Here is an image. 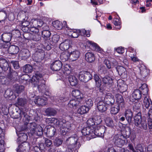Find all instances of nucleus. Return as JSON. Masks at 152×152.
I'll return each mask as SVG.
<instances>
[{
  "label": "nucleus",
  "instance_id": "nucleus-1",
  "mask_svg": "<svg viewBox=\"0 0 152 152\" xmlns=\"http://www.w3.org/2000/svg\"><path fill=\"white\" fill-rule=\"evenodd\" d=\"M53 121L56 122L57 127L58 128L61 134L63 135H65L69 131L72 130L74 126L73 124L63 119L58 120L56 118H47L45 120L46 122L48 124L53 123Z\"/></svg>",
  "mask_w": 152,
  "mask_h": 152
},
{
  "label": "nucleus",
  "instance_id": "nucleus-2",
  "mask_svg": "<svg viewBox=\"0 0 152 152\" xmlns=\"http://www.w3.org/2000/svg\"><path fill=\"white\" fill-rule=\"evenodd\" d=\"M78 139V137L75 134L66 139L65 143L68 146L67 152H78L77 150L81 145Z\"/></svg>",
  "mask_w": 152,
  "mask_h": 152
},
{
  "label": "nucleus",
  "instance_id": "nucleus-3",
  "mask_svg": "<svg viewBox=\"0 0 152 152\" xmlns=\"http://www.w3.org/2000/svg\"><path fill=\"white\" fill-rule=\"evenodd\" d=\"M18 72L9 68L7 75V77L11 82L14 83L18 80Z\"/></svg>",
  "mask_w": 152,
  "mask_h": 152
},
{
  "label": "nucleus",
  "instance_id": "nucleus-4",
  "mask_svg": "<svg viewBox=\"0 0 152 152\" xmlns=\"http://www.w3.org/2000/svg\"><path fill=\"white\" fill-rule=\"evenodd\" d=\"M78 77L80 81L86 83L91 80L92 78V76L89 72L84 71L79 73Z\"/></svg>",
  "mask_w": 152,
  "mask_h": 152
},
{
  "label": "nucleus",
  "instance_id": "nucleus-5",
  "mask_svg": "<svg viewBox=\"0 0 152 152\" xmlns=\"http://www.w3.org/2000/svg\"><path fill=\"white\" fill-rule=\"evenodd\" d=\"M42 77V74L39 73H37L35 74V75H34L32 77L31 80V83L34 85L35 87H36V86L38 84H40V83L43 80Z\"/></svg>",
  "mask_w": 152,
  "mask_h": 152
},
{
  "label": "nucleus",
  "instance_id": "nucleus-6",
  "mask_svg": "<svg viewBox=\"0 0 152 152\" xmlns=\"http://www.w3.org/2000/svg\"><path fill=\"white\" fill-rule=\"evenodd\" d=\"M122 137L120 134L115 135L113 137V141L115 145L117 147H121L125 143V141L122 139Z\"/></svg>",
  "mask_w": 152,
  "mask_h": 152
},
{
  "label": "nucleus",
  "instance_id": "nucleus-7",
  "mask_svg": "<svg viewBox=\"0 0 152 152\" xmlns=\"http://www.w3.org/2000/svg\"><path fill=\"white\" fill-rule=\"evenodd\" d=\"M30 148L29 144L26 142L22 143L17 148V152H28Z\"/></svg>",
  "mask_w": 152,
  "mask_h": 152
},
{
  "label": "nucleus",
  "instance_id": "nucleus-8",
  "mask_svg": "<svg viewBox=\"0 0 152 152\" xmlns=\"http://www.w3.org/2000/svg\"><path fill=\"white\" fill-rule=\"evenodd\" d=\"M104 101L106 104L112 106L113 104L115 102L114 97L111 93H107L104 99Z\"/></svg>",
  "mask_w": 152,
  "mask_h": 152
},
{
  "label": "nucleus",
  "instance_id": "nucleus-9",
  "mask_svg": "<svg viewBox=\"0 0 152 152\" xmlns=\"http://www.w3.org/2000/svg\"><path fill=\"white\" fill-rule=\"evenodd\" d=\"M62 65V63L60 61L57 60L53 62L51 64L50 68L53 71H58L61 69Z\"/></svg>",
  "mask_w": 152,
  "mask_h": 152
},
{
  "label": "nucleus",
  "instance_id": "nucleus-10",
  "mask_svg": "<svg viewBox=\"0 0 152 152\" xmlns=\"http://www.w3.org/2000/svg\"><path fill=\"white\" fill-rule=\"evenodd\" d=\"M56 132L55 128L53 126H49L46 127L44 129V132L47 135L50 137L54 136Z\"/></svg>",
  "mask_w": 152,
  "mask_h": 152
},
{
  "label": "nucleus",
  "instance_id": "nucleus-11",
  "mask_svg": "<svg viewBox=\"0 0 152 152\" xmlns=\"http://www.w3.org/2000/svg\"><path fill=\"white\" fill-rule=\"evenodd\" d=\"M105 130V128L104 126H98L95 128L93 132V134L102 137L104 136Z\"/></svg>",
  "mask_w": 152,
  "mask_h": 152
},
{
  "label": "nucleus",
  "instance_id": "nucleus-12",
  "mask_svg": "<svg viewBox=\"0 0 152 152\" xmlns=\"http://www.w3.org/2000/svg\"><path fill=\"white\" fill-rule=\"evenodd\" d=\"M81 102L78 99H74L70 100L68 104L69 107L71 108H76L78 106L81 105Z\"/></svg>",
  "mask_w": 152,
  "mask_h": 152
},
{
  "label": "nucleus",
  "instance_id": "nucleus-13",
  "mask_svg": "<svg viewBox=\"0 0 152 152\" xmlns=\"http://www.w3.org/2000/svg\"><path fill=\"white\" fill-rule=\"evenodd\" d=\"M115 97L118 105L121 107V108L123 109L125 107V104L122 96L119 94H117Z\"/></svg>",
  "mask_w": 152,
  "mask_h": 152
},
{
  "label": "nucleus",
  "instance_id": "nucleus-14",
  "mask_svg": "<svg viewBox=\"0 0 152 152\" xmlns=\"http://www.w3.org/2000/svg\"><path fill=\"white\" fill-rule=\"evenodd\" d=\"M115 97L118 105L121 107V108L123 109L125 107V104L122 96L119 94H117Z\"/></svg>",
  "mask_w": 152,
  "mask_h": 152
},
{
  "label": "nucleus",
  "instance_id": "nucleus-15",
  "mask_svg": "<svg viewBox=\"0 0 152 152\" xmlns=\"http://www.w3.org/2000/svg\"><path fill=\"white\" fill-rule=\"evenodd\" d=\"M131 129L128 126L126 127L121 131V134H120L124 139H126L129 137L131 134Z\"/></svg>",
  "mask_w": 152,
  "mask_h": 152
},
{
  "label": "nucleus",
  "instance_id": "nucleus-16",
  "mask_svg": "<svg viewBox=\"0 0 152 152\" xmlns=\"http://www.w3.org/2000/svg\"><path fill=\"white\" fill-rule=\"evenodd\" d=\"M104 100H99L97 104V107L98 110L101 112L105 111L107 109V106Z\"/></svg>",
  "mask_w": 152,
  "mask_h": 152
},
{
  "label": "nucleus",
  "instance_id": "nucleus-17",
  "mask_svg": "<svg viewBox=\"0 0 152 152\" xmlns=\"http://www.w3.org/2000/svg\"><path fill=\"white\" fill-rule=\"evenodd\" d=\"M12 35L9 33H4L1 36V39L4 42L9 43L11 39Z\"/></svg>",
  "mask_w": 152,
  "mask_h": 152
},
{
  "label": "nucleus",
  "instance_id": "nucleus-18",
  "mask_svg": "<svg viewBox=\"0 0 152 152\" xmlns=\"http://www.w3.org/2000/svg\"><path fill=\"white\" fill-rule=\"evenodd\" d=\"M0 66L3 70L6 71L9 69V65L8 62L5 58L1 57L0 58Z\"/></svg>",
  "mask_w": 152,
  "mask_h": 152
},
{
  "label": "nucleus",
  "instance_id": "nucleus-19",
  "mask_svg": "<svg viewBox=\"0 0 152 152\" xmlns=\"http://www.w3.org/2000/svg\"><path fill=\"white\" fill-rule=\"evenodd\" d=\"M94 129H92L91 127H87L83 128L81 132L83 135L86 136L88 135L91 137L93 136Z\"/></svg>",
  "mask_w": 152,
  "mask_h": 152
},
{
  "label": "nucleus",
  "instance_id": "nucleus-20",
  "mask_svg": "<svg viewBox=\"0 0 152 152\" xmlns=\"http://www.w3.org/2000/svg\"><path fill=\"white\" fill-rule=\"evenodd\" d=\"M16 133L18 136V140L20 141L22 143L26 142L28 138L26 134L23 132L18 131V130L16 131Z\"/></svg>",
  "mask_w": 152,
  "mask_h": 152
},
{
  "label": "nucleus",
  "instance_id": "nucleus-21",
  "mask_svg": "<svg viewBox=\"0 0 152 152\" xmlns=\"http://www.w3.org/2000/svg\"><path fill=\"white\" fill-rule=\"evenodd\" d=\"M118 72V74L122 78H124L127 76V72L125 68L122 66H118L116 67L115 69Z\"/></svg>",
  "mask_w": 152,
  "mask_h": 152
},
{
  "label": "nucleus",
  "instance_id": "nucleus-22",
  "mask_svg": "<svg viewBox=\"0 0 152 152\" xmlns=\"http://www.w3.org/2000/svg\"><path fill=\"white\" fill-rule=\"evenodd\" d=\"M43 28V30L42 32V37L45 39H48L51 35L50 31L49 30V27L46 26Z\"/></svg>",
  "mask_w": 152,
  "mask_h": 152
},
{
  "label": "nucleus",
  "instance_id": "nucleus-23",
  "mask_svg": "<svg viewBox=\"0 0 152 152\" xmlns=\"http://www.w3.org/2000/svg\"><path fill=\"white\" fill-rule=\"evenodd\" d=\"M39 92L45 93L47 91V87L45 84V81L43 80L36 86Z\"/></svg>",
  "mask_w": 152,
  "mask_h": 152
},
{
  "label": "nucleus",
  "instance_id": "nucleus-24",
  "mask_svg": "<svg viewBox=\"0 0 152 152\" xmlns=\"http://www.w3.org/2000/svg\"><path fill=\"white\" fill-rule=\"evenodd\" d=\"M70 41L69 39H66L60 44L59 46L60 49L62 50H66L69 48Z\"/></svg>",
  "mask_w": 152,
  "mask_h": 152
},
{
  "label": "nucleus",
  "instance_id": "nucleus-25",
  "mask_svg": "<svg viewBox=\"0 0 152 152\" xmlns=\"http://www.w3.org/2000/svg\"><path fill=\"white\" fill-rule=\"evenodd\" d=\"M133 113L130 109L126 110L125 113V116L128 122L130 123L132 122L133 119Z\"/></svg>",
  "mask_w": 152,
  "mask_h": 152
},
{
  "label": "nucleus",
  "instance_id": "nucleus-26",
  "mask_svg": "<svg viewBox=\"0 0 152 152\" xmlns=\"http://www.w3.org/2000/svg\"><path fill=\"white\" fill-rule=\"evenodd\" d=\"M86 60L88 62L92 63L95 60V57L94 54L92 52H88L85 55Z\"/></svg>",
  "mask_w": 152,
  "mask_h": 152
},
{
  "label": "nucleus",
  "instance_id": "nucleus-27",
  "mask_svg": "<svg viewBox=\"0 0 152 152\" xmlns=\"http://www.w3.org/2000/svg\"><path fill=\"white\" fill-rule=\"evenodd\" d=\"M69 53L70 59L73 61L77 60L80 55V52L78 50H75Z\"/></svg>",
  "mask_w": 152,
  "mask_h": 152
},
{
  "label": "nucleus",
  "instance_id": "nucleus-28",
  "mask_svg": "<svg viewBox=\"0 0 152 152\" xmlns=\"http://www.w3.org/2000/svg\"><path fill=\"white\" fill-rule=\"evenodd\" d=\"M102 82L104 84L108 85L110 86H111L113 83V80L108 76H106L102 78Z\"/></svg>",
  "mask_w": 152,
  "mask_h": 152
},
{
  "label": "nucleus",
  "instance_id": "nucleus-29",
  "mask_svg": "<svg viewBox=\"0 0 152 152\" xmlns=\"http://www.w3.org/2000/svg\"><path fill=\"white\" fill-rule=\"evenodd\" d=\"M9 53L11 54H17L19 50V47L15 45L10 46L8 49Z\"/></svg>",
  "mask_w": 152,
  "mask_h": 152
},
{
  "label": "nucleus",
  "instance_id": "nucleus-30",
  "mask_svg": "<svg viewBox=\"0 0 152 152\" xmlns=\"http://www.w3.org/2000/svg\"><path fill=\"white\" fill-rule=\"evenodd\" d=\"M142 92L138 89L135 90L132 93V97L134 99L138 100L141 97Z\"/></svg>",
  "mask_w": 152,
  "mask_h": 152
},
{
  "label": "nucleus",
  "instance_id": "nucleus-31",
  "mask_svg": "<svg viewBox=\"0 0 152 152\" xmlns=\"http://www.w3.org/2000/svg\"><path fill=\"white\" fill-rule=\"evenodd\" d=\"M35 103L37 105L42 106L46 104L47 101L40 97H37L34 101Z\"/></svg>",
  "mask_w": 152,
  "mask_h": 152
},
{
  "label": "nucleus",
  "instance_id": "nucleus-32",
  "mask_svg": "<svg viewBox=\"0 0 152 152\" xmlns=\"http://www.w3.org/2000/svg\"><path fill=\"white\" fill-rule=\"evenodd\" d=\"M134 119L135 125L137 126H140V125L142 122L141 113L139 112L137 113L134 117Z\"/></svg>",
  "mask_w": 152,
  "mask_h": 152
},
{
  "label": "nucleus",
  "instance_id": "nucleus-33",
  "mask_svg": "<svg viewBox=\"0 0 152 152\" xmlns=\"http://www.w3.org/2000/svg\"><path fill=\"white\" fill-rule=\"evenodd\" d=\"M19 55L26 59L28 58L30 56L28 50L26 49H23L20 51Z\"/></svg>",
  "mask_w": 152,
  "mask_h": 152
},
{
  "label": "nucleus",
  "instance_id": "nucleus-34",
  "mask_svg": "<svg viewBox=\"0 0 152 152\" xmlns=\"http://www.w3.org/2000/svg\"><path fill=\"white\" fill-rule=\"evenodd\" d=\"M20 115L21 118H23V120L26 122V123H27L28 122H29L30 119V117L25 112L23 111H20Z\"/></svg>",
  "mask_w": 152,
  "mask_h": 152
},
{
  "label": "nucleus",
  "instance_id": "nucleus-35",
  "mask_svg": "<svg viewBox=\"0 0 152 152\" xmlns=\"http://www.w3.org/2000/svg\"><path fill=\"white\" fill-rule=\"evenodd\" d=\"M45 112L47 116H54L57 113L55 109L51 107L47 108L45 110Z\"/></svg>",
  "mask_w": 152,
  "mask_h": 152
},
{
  "label": "nucleus",
  "instance_id": "nucleus-36",
  "mask_svg": "<svg viewBox=\"0 0 152 152\" xmlns=\"http://www.w3.org/2000/svg\"><path fill=\"white\" fill-rule=\"evenodd\" d=\"M60 58L62 61H67L69 58H70V53L67 52H63L61 54Z\"/></svg>",
  "mask_w": 152,
  "mask_h": 152
},
{
  "label": "nucleus",
  "instance_id": "nucleus-37",
  "mask_svg": "<svg viewBox=\"0 0 152 152\" xmlns=\"http://www.w3.org/2000/svg\"><path fill=\"white\" fill-rule=\"evenodd\" d=\"M70 85L72 86H76L77 83V80L74 76L70 75L68 78Z\"/></svg>",
  "mask_w": 152,
  "mask_h": 152
},
{
  "label": "nucleus",
  "instance_id": "nucleus-38",
  "mask_svg": "<svg viewBox=\"0 0 152 152\" xmlns=\"http://www.w3.org/2000/svg\"><path fill=\"white\" fill-rule=\"evenodd\" d=\"M43 129L41 126L39 125L37 126L35 131V132L34 134L38 136H40L42 135L43 134Z\"/></svg>",
  "mask_w": 152,
  "mask_h": 152
},
{
  "label": "nucleus",
  "instance_id": "nucleus-39",
  "mask_svg": "<svg viewBox=\"0 0 152 152\" xmlns=\"http://www.w3.org/2000/svg\"><path fill=\"white\" fill-rule=\"evenodd\" d=\"M28 128L30 131V132L33 134L35 132V131L37 125L36 124L34 123H30L28 124Z\"/></svg>",
  "mask_w": 152,
  "mask_h": 152
},
{
  "label": "nucleus",
  "instance_id": "nucleus-40",
  "mask_svg": "<svg viewBox=\"0 0 152 152\" xmlns=\"http://www.w3.org/2000/svg\"><path fill=\"white\" fill-rule=\"evenodd\" d=\"M89 109L86 106H81L78 109L77 112L81 114H83L87 113L89 110Z\"/></svg>",
  "mask_w": 152,
  "mask_h": 152
},
{
  "label": "nucleus",
  "instance_id": "nucleus-41",
  "mask_svg": "<svg viewBox=\"0 0 152 152\" xmlns=\"http://www.w3.org/2000/svg\"><path fill=\"white\" fill-rule=\"evenodd\" d=\"M14 90L18 94L20 93L23 91L24 86L21 85H19L18 84H15L14 86Z\"/></svg>",
  "mask_w": 152,
  "mask_h": 152
},
{
  "label": "nucleus",
  "instance_id": "nucleus-42",
  "mask_svg": "<svg viewBox=\"0 0 152 152\" xmlns=\"http://www.w3.org/2000/svg\"><path fill=\"white\" fill-rule=\"evenodd\" d=\"M140 73L142 77H145L148 75V71L144 66H141L140 68Z\"/></svg>",
  "mask_w": 152,
  "mask_h": 152
},
{
  "label": "nucleus",
  "instance_id": "nucleus-43",
  "mask_svg": "<svg viewBox=\"0 0 152 152\" xmlns=\"http://www.w3.org/2000/svg\"><path fill=\"white\" fill-rule=\"evenodd\" d=\"M105 122L106 125L108 126L113 127L114 125L113 120L110 117L106 118L105 119Z\"/></svg>",
  "mask_w": 152,
  "mask_h": 152
},
{
  "label": "nucleus",
  "instance_id": "nucleus-44",
  "mask_svg": "<svg viewBox=\"0 0 152 152\" xmlns=\"http://www.w3.org/2000/svg\"><path fill=\"white\" fill-rule=\"evenodd\" d=\"M23 69L25 73H31L32 71V67L29 64H26L23 67Z\"/></svg>",
  "mask_w": 152,
  "mask_h": 152
},
{
  "label": "nucleus",
  "instance_id": "nucleus-45",
  "mask_svg": "<svg viewBox=\"0 0 152 152\" xmlns=\"http://www.w3.org/2000/svg\"><path fill=\"white\" fill-rule=\"evenodd\" d=\"M52 24L53 26L58 30L61 29L63 27L62 23L58 20L54 21Z\"/></svg>",
  "mask_w": 152,
  "mask_h": 152
},
{
  "label": "nucleus",
  "instance_id": "nucleus-46",
  "mask_svg": "<svg viewBox=\"0 0 152 152\" xmlns=\"http://www.w3.org/2000/svg\"><path fill=\"white\" fill-rule=\"evenodd\" d=\"M149 118L148 119V126L149 129L152 130V110L148 113Z\"/></svg>",
  "mask_w": 152,
  "mask_h": 152
},
{
  "label": "nucleus",
  "instance_id": "nucleus-47",
  "mask_svg": "<svg viewBox=\"0 0 152 152\" xmlns=\"http://www.w3.org/2000/svg\"><path fill=\"white\" fill-rule=\"evenodd\" d=\"M72 94L73 96L76 98V99H78L82 98L80 92L78 90H73L72 92Z\"/></svg>",
  "mask_w": 152,
  "mask_h": 152
},
{
  "label": "nucleus",
  "instance_id": "nucleus-48",
  "mask_svg": "<svg viewBox=\"0 0 152 152\" xmlns=\"http://www.w3.org/2000/svg\"><path fill=\"white\" fill-rule=\"evenodd\" d=\"M27 102V100L25 98H20L18 99V104L21 106H24Z\"/></svg>",
  "mask_w": 152,
  "mask_h": 152
},
{
  "label": "nucleus",
  "instance_id": "nucleus-49",
  "mask_svg": "<svg viewBox=\"0 0 152 152\" xmlns=\"http://www.w3.org/2000/svg\"><path fill=\"white\" fill-rule=\"evenodd\" d=\"M87 123L88 125V126L91 127L92 128H93V127L92 126L94 125H96L98 124V123L95 121V119L93 118L89 119L87 121Z\"/></svg>",
  "mask_w": 152,
  "mask_h": 152
},
{
  "label": "nucleus",
  "instance_id": "nucleus-50",
  "mask_svg": "<svg viewBox=\"0 0 152 152\" xmlns=\"http://www.w3.org/2000/svg\"><path fill=\"white\" fill-rule=\"evenodd\" d=\"M7 13L6 11H2L0 14V21H4L7 18Z\"/></svg>",
  "mask_w": 152,
  "mask_h": 152
},
{
  "label": "nucleus",
  "instance_id": "nucleus-51",
  "mask_svg": "<svg viewBox=\"0 0 152 152\" xmlns=\"http://www.w3.org/2000/svg\"><path fill=\"white\" fill-rule=\"evenodd\" d=\"M34 26L41 27L42 26L43 24L44 25L45 24L43 23V22L41 20H34L32 22Z\"/></svg>",
  "mask_w": 152,
  "mask_h": 152
},
{
  "label": "nucleus",
  "instance_id": "nucleus-52",
  "mask_svg": "<svg viewBox=\"0 0 152 152\" xmlns=\"http://www.w3.org/2000/svg\"><path fill=\"white\" fill-rule=\"evenodd\" d=\"M121 107L117 106L112 107L111 109V113L113 114H116L120 110Z\"/></svg>",
  "mask_w": 152,
  "mask_h": 152
},
{
  "label": "nucleus",
  "instance_id": "nucleus-53",
  "mask_svg": "<svg viewBox=\"0 0 152 152\" xmlns=\"http://www.w3.org/2000/svg\"><path fill=\"white\" fill-rule=\"evenodd\" d=\"M140 88L142 90L144 94H146L148 93V89L147 87V85L145 83H144L140 87Z\"/></svg>",
  "mask_w": 152,
  "mask_h": 152
},
{
  "label": "nucleus",
  "instance_id": "nucleus-54",
  "mask_svg": "<svg viewBox=\"0 0 152 152\" xmlns=\"http://www.w3.org/2000/svg\"><path fill=\"white\" fill-rule=\"evenodd\" d=\"M41 38V36L38 34V33H35L34 34H32V40L37 41H39Z\"/></svg>",
  "mask_w": 152,
  "mask_h": 152
},
{
  "label": "nucleus",
  "instance_id": "nucleus-55",
  "mask_svg": "<svg viewBox=\"0 0 152 152\" xmlns=\"http://www.w3.org/2000/svg\"><path fill=\"white\" fill-rule=\"evenodd\" d=\"M23 36L25 39L26 40H31L32 39V34L29 32L24 33L23 34Z\"/></svg>",
  "mask_w": 152,
  "mask_h": 152
},
{
  "label": "nucleus",
  "instance_id": "nucleus-56",
  "mask_svg": "<svg viewBox=\"0 0 152 152\" xmlns=\"http://www.w3.org/2000/svg\"><path fill=\"white\" fill-rule=\"evenodd\" d=\"M63 142V141L59 138H56L54 141V145L56 147H58L61 145Z\"/></svg>",
  "mask_w": 152,
  "mask_h": 152
},
{
  "label": "nucleus",
  "instance_id": "nucleus-57",
  "mask_svg": "<svg viewBox=\"0 0 152 152\" xmlns=\"http://www.w3.org/2000/svg\"><path fill=\"white\" fill-rule=\"evenodd\" d=\"M85 102L86 104V106L88 107L89 109L93 105V101L91 98L86 100Z\"/></svg>",
  "mask_w": 152,
  "mask_h": 152
},
{
  "label": "nucleus",
  "instance_id": "nucleus-58",
  "mask_svg": "<svg viewBox=\"0 0 152 152\" xmlns=\"http://www.w3.org/2000/svg\"><path fill=\"white\" fill-rule=\"evenodd\" d=\"M144 104L147 108H149L151 106V104H150L149 100L146 97H145L143 100Z\"/></svg>",
  "mask_w": 152,
  "mask_h": 152
},
{
  "label": "nucleus",
  "instance_id": "nucleus-59",
  "mask_svg": "<svg viewBox=\"0 0 152 152\" xmlns=\"http://www.w3.org/2000/svg\"><path fill=\"white\" fill-rule=\"evenodd\" d=\"M10 63L13 66L14 68L15 69H18L20 67L18 61H11Z\"/></svg>",
  "mask_w": 152,
  "mask_h": 152
},
{
  "label": "nucleus",
  "instance_id": "nucleus-60",
  "mask_svg": "<svg viewBox=\"0 0 152 152\" xmlns=\"http://www.w3.org/2000/svg\"><path fill=\"white\" fill-rule=\"evenodd\" d=\"M89 43L90 44L91 46L93 48V49L95 50H99L100 48L96 44L91 41H89Z\"/></svg>",
  "mask_w": 152,
  "mask_h": 152
},
{
  "label": "nucleus",
  "instance_id": "nucleus-61",
  "mask_svg": "<svg viewBox=\"0 0 152 152\" xmlns=\"http://www.w3.org/2000/svg\"><path fill=\"white\" fill-rule=\"evenodd\" d=\"M29 30L33 33H38L39 30L38 29L36 28V26H33L29 27Z\"/></svg>",
  "mask_w": 152,
  "mask_h": 152
},
{
  "label": "nucleus",
  "instance_id": "nucleus-62",
  "mask_svg": "<svg viewBox=\"0 0 152 152\" xmlns=\"http://www.w3.org/2000/svg\"><path fill=\"white\" fill-rule=\"evenodd\" d=\"M111 62L113 68L116 69V67L118 66V63L116 61L115 59H111Z\"/></svg>",
  "mask_w": 152,
  "mask_h": 152
},
{
  "label": "nucleus",
  "instance_id": "nucleus-63",
  "mask_svg": "<svg viewBox=\"0 0 152 152\" xmlns=\"http://www.w3.org/2000/svg\"><path fill=\"white\" fill-rule=\"evenodd\" d=\"M59 39V36L58 35L56 34L53 36L52 38V41L55 43H57Z\"/></svg>",
  "mask_w": 152,
  "mask_h": 152
},
{
  "label": "nucleus",
  "instance_id": "nucleus-64",
  "mask_svg": "<svg viewBox=\"0 0 152 152\" xmlns=\"http://www.w3.org/2000/svg\"><path fill=\"white\" fill-rule=\"evenodd\" d=\"M141 106L140 103L138 102H135L134 104L133 107L134 109L135 110H138L140 109Z\"/></svg>",
  "mask_w": 152,
  "mask_h": 152
}]
</instances>
